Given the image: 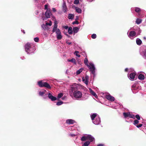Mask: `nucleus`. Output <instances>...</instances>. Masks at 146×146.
I'll return each mask as SVG.
<instances>
[{
  "mask_svg": "<svg viewBox=\"0 0 146 146\" xmlns=\"http://www.w3.org/2000/svg\"><path fill=\"white\" fill-rule=\"evenodd\" d=\"M77 86L76 84H74L71 85L69 90V93L72 97L78 99L81 98L82 96V92L77 90Z\"/></svg>",
  "mask_w": 146,
  "mask_h": 146,
  "instance_id": "nucleus-1",
  "label": "nucleus"
},
{
  "mask_svg": "<svg viewBox=\"0 0 146 146\" xmlns=\"http://www.w3.org/2000/svg\"><path fill=\"white\" fill-rule=\"evenodd\" d=\"M82 142V146H89L90 145L94 142L95 139L91 135L84 134L81 137L80 139Z\"/></svg>",
  "mask_w": 146,
  "mask_h": 146,
  "instance_id": "nucleus-2",
  "label": "nucleus"
},
{
  "mask_svg": "<svg viewBox=\"0 0 146 146\" xmlns=\"http://www.w3.org/2000/svg\"><path fill=\"white\" fill-rule=\"evenodd\" d=\"M26 52L28 54H30L34 52L35 50V47L29 43H27L25 46Z\"/></svg>",
  "mask_w": 146,
  "mask_h": 146,
  "instance_id": "nucleus-3",
  "label": "nucleus"
},
{
  "mask_svg": "<svg viewBox=\"0 0 146 146\" xmlns=\"http://www.w3.org/2000/svg\"><path fill=\"white\" fill-rule=\"evenodd\" d=\"M136 28L137 30L136 31V32L134 31H131L129 32V34H128V32L127 33L128 37L131 39H133V37H136L138 35H140L141 33L140 28L138 27H137Z\"/></svg>",
  "mask_w": 146,
  "mask_h": 146,
  "instance_id": "nucleus-4",
  "label": "nucleus"
},
{
  "mask_svg": "<svg viewBox=\"0 0 146 146\" xmlns=\"http://www.w3.org/2000/svg\"><path fill=\"white\" fill-rule=\"evenodd\" d=\"M90 117L92 120H94V119L95 117V119L92 122L94 124L98 125L100 123V118L97 113H91L90 115Z\"/></svg>",
  "mask_w": 146,
  "mask_h": 146,
  "instance_id": "nucleus-5",
  "label": "nucleus"
},
{
  "mask_svg": "<svg viewBox=\"0 0 146 146\" xmlns=\"http://www.w3.org/2000/svg\"><path fill=\"white\" fill-rule=\"evenodd\" d=\"M88 68L90 70L91 73L94 76L95 75V72L96 68L94 64L92 62H89V64L87 66Z\"/></svg>",
  "mask_w": 146,
  "mask_h": 146,
  "instance_id": "nucleus-6",
  "label": "nucleus"
},
{
  "mask_svg": "<svg viewBox=\"0 0 146 146\" xmlns=\"http://www.w3.org/2000/svg\"><path fill=\"white\" fill-rule=\"evenodd\" d=\"M38 85L40 87H44L48 88L50 89L51 87L50 85L46 82H44L43 80H40L38 82Z\"/></svg>",
  "mask_w": 146,
  "mask_h": 146,
  "instance_id": "nucleus-7",
  "label": "nucleus"
},
{
  "mask_svg": "<svg viewBox=\"0 0 146 146\" xmlns=\"http://www.w3.org/2000/svg\"><path fill=\"white\" fill-rule=\"evenodd\" d=\"M53 33H55L56 37L57 39L60 40L62 38V33L60 29H58L52 31Z\"/></svg>",
  "mask_w": 146,
  "mask_h": 146,
  "instance_id": "nucleus-8",
  "label": "nucleus"
},
{
  "mask_svg": "<svg viewBox=\"0 0 146 146\" xmlns=\"http://www.w3.org/2000/svg\"><path fill=\"white\" fill-rule=\"evenodd\" d=\"M52 15V13L50 10L47 9L45 13L46 17H43L42 16V18L43 20H46L47 18H50Z\"/></svg>",
  "mask_w": 146,
  "mask_h": 146,
  "instance_id": "nucleus-9",
  "label": "nucleus"
},
{
  "mask_svg": "<svg viewBox=\"0 0 146 146\" xmlns=\"http://www.w3.org/2000/svg\"><path fill=\"white\" fill-rule=\"evenodd\" d=\"M123 115L125 118L127 117H129L130 118H132L133 119H135V116L134 115L130 114V112L123 113Z\"/></svg>",
  "mask_w": 146,
  "mask_h": 146,
  "instance_id": "nucleus-10",
  "label": "nucleus"
},
{
  "mask_svg": "<svg viewBox=\"0 0 146 146\" xmlns=\"http://www.w3.org/2000/svg\"><path fill=\"white\" fill-rule=\"evenodd\" d=\"M47 95L48 98L52 101H54L57 100V98L53 96L51 92H49Z\"/></svg>",
  "mask_w": 146,
  "mask_h": 146,
  "instance_id": "nucleus-11",
  "label": "nucleus"
},
{
  "mask_svg": "<svg viewBox=\"0 0 146 146\" xmlns=\"http://www.w3.org/2000/svg\"><path fill=\"white\" fill-rule=\"evenodd\" d=\"M89 77L86 76L85 77L82 78V81L85 83L86 85H88V83Z\"/></svg>",
  "mask_w": 146,
  "mask_h": 146,
  "instance_id": "nucleus-12",
  "label": "nucleus"
},
{
  "mask_svg": "<svg viewBox=\"0 0 146 146\" xmlns=\"http://www.w3.org/2000/svg\"><path fill=\"white\" fill-rule=\"evenodd\" d=\"M137 86L135 84H134L132 86V90L133 93H135L138 91L137 90L138 88H137Z\"/></svg>",
  "mask_w": 146,
  "mask_h": 146,
  "instance_id": "nucleus-13",
  "label": "nucleus"
},
{
  "mask_svg": "<svg viewBox=\"0 0 146 146\" xmlns=\"http://www.w3.org/2000/svg\"><path fill=\"white\" fill-rule=\"evenodd\" d=\"M46 91L45 90H42L39 91V95L41 96H44V95H47V93H46Z\"/></svg>",
  "mask_w": 146,
  "mask_h": 146,
  "instance_id": "nucleus-14",
  "label": "nucleus"
},
{
  "mask_svg": "<svg viewBox=\"0 0 146 146\" xmlns=\"http://www.w3.org/2000/svg\"><path fill=\"white\" fill-rule=\"evenodd\" d=\"M106 98L107 100L111 101H113L115 100L114 98L110 94L106 95Z\"/></svg>",
  "mask_w": 146,
  "mask_h": 146,
  "instance_id": "nucleus-15",
  "label": "nucleus"
},
{
  "mask_svg": "<svg viewBox=\"0 0 146 146\" xmlns=\"http://www.w3.org/2000/svg\"><path fill=\"white\" fill-rule=\"evenodd\" d=\"M57 24L58 23L57 21L56 20H55L54 23V27L52 29V31L56 30H57V29H59L58 28Z\"/></svg>",
  "mask_w": 146,
  "mask_h": 146,
  "instance_id": "nucleus-16",
  "label": "nucleus"
},
{
  "mask_svg": "<svg viewBox=\"0 0 146 146\" xmlns=\"http://www.w3.org/2000/svg\"><path fill=\"white\" fill-rule=\"evenodd\" d=\"M135 75L136 74L134 72L131 73L129 75V79L131 80H134Z\"/></svg>",
  "mask_w": 146,
  "mask_h": 146,
  "instance_id": "nucleus-17",
  "label": "nucleus"
},
{
  "mask_svg": "<svg viewBox=\"0 0 146 146\" xmlns=\"http://www.w3.org/2000/svg\"><path fill=\"white\" fill-rule=\"evenodd\" d=\"M90 93L93 96H94L95 98H97L98 96L96 93L90 88H89Z\"/></svg>",
  "mask_w": 146,
  "mask_h": 146,
  "instance_id": "nucleus-18",
  "label": "nucleus"
},
{
  "mask_svg": "<svg viewBox=\"0 0 146 146\" xmlns=\"http://www.w3.org/2000/svg\"><path fill=\"white\" fill-rule=\"evenodd\" d=\"M140 53L143 58L146 59V50H144L142 51H141Z\"/></svg>",
  "mask_w": 146,
  "mask_h": 146,
  "instance_id": "nucleus-19",
  "label": "nucleus"
},
{
  "mask_svg": "<svg viewBox=\"0 0 146 146\" xmlns=\"http://www.w3.org/2000/svg\"><path fill=\"white\" fill-rule=\"evenodd\" d=\"M75 122L74 120L72 119H68L66 120V123L68 124H73Z\"/></svg>",
  "mask_w": 146,
  "mask_h": 146,
  "instance_id": "nucleus-20",
  "label": "nucleus"
},
{
  "mask_svg": "<svg viewBox=\"0 0 146 146\" xmlns=\"http://www.w3.org/2000/svg\"><path fill=\"white\" fill-rule=\"evenodd\" d=\"M136 42L137 45H140L141 44L142 42L139 38H137L136 40Z\"/></svg>",
  "mask_w": 146,
  "mask_h": 146,
  "instance_id": "nucleus-21",
  "label": "nucleus"
},
{
  "mask_svg": "<svg viewBox=\"0 0 146 146\" xmlns=\"http://www.w3.org/2000/svg\"><path fill=\"white\" fill-rule=\"evenodd\" d=\"M62 9L63 11L64 12L66 13L67 11V8L66 6L65 3H64L62 5Z\"/></svg>",
  "mask_w": 146,
  "mask_h": 146,
  "instance_id": "nucleus-22",
  "label": "nucleus"
},
{
  "mask_svg": "<svg viewBox=\"0 0 146 146\" xmlns=\"http://www.w3.org/2000/svg\"><path fill=\"white\" fill-rule=\"evenodd\" d=\"M67 61L68 62H71L75 65L76 64V60L74 58H72L71 60L68 59Z\"/></svg>",
  "mask_w": 146,
  "mask_h": 146,
  "instance_id": "nucleus-23",
  "label": "nucleus"
},
{
  "mask_svg": "<svg viewBox=\"0 0 146 146\" xmlns=\"http://www.w3.org/2000/svg\"><path fill=\"white\" fill-rule=\"evenodd\" d=\"M75 9L76 10V11L79 13H81L82 12V10L77 7H75Z\"/></svg>",
  "mask_w": 146,
  "mask_h": 146,
  "instance_id": "nucleus-24",
  "label": "nucleus"
},
{
  "mask_svg": "<svg viewBox=\"0 0 146 146\" xmlns=\"http://www.w3.org/2000/svg\"><path fill=\"white\" fill-rule=\"evenodd\" d=\"M84 69L82 68H80L79 70H77L76 72V74L78 75L82 72L83 70Z\"/></svg>",
  "mask_w": 146,
  "mask_h": 146,
  "instance_id": "nucleus-25",
  "label": "nucleus"
},
{
  "mask_svg": "<svg viewBox=\"0 0 146 146\" xmlns=\"http://www.w3.org/2000/svg\"><path fill=\"white\" fill-rule=\"evenodd\" d=\"M79 30V29L77 27H74L73 29V31L74 33H76L78 32Z\"/></svg>",
  "mask_w": 146,
  "mask_h": 146,
  "instance_id": "nucleus-26",
  "label": "nucleus"
},
{
  "mask_svg": "<svg viewBox=\"0 0 146 146\" xmlns=\"http://www.w3.org/2000/svg\"><path fill=\"white\" fill-rule=\"evenodd\" d=\"M138 78L141 80H143L144 79V76L142 74H140L138 76Z\"/></svg>",
  "mask_w": 146,
  "mask_h": 146,
  "instance_id": "nucleus-27",
  "label": "nucleus"
},
{
  "mask_svg": "<svg viewBox=\"0 0 146 146\" xmlns=\"http://www.w3.org/2000/svg\"><path fill=\"white\" fill-rule=\"evenodd\" d=\"M68 33L70 35H71L73 31L71 27H70L68 28Z\"/></svg>",
  "mask_w": 146,
  "mask_h": 146,
  "instance_id": "nucleus-28",
  "label": "nucleus"
},
{
  "mask_svg": "<svg viewBox=\"0 0 146 146\" xmlns=\"http://www.w3.org/2000/svg\"><path fill=\"white\" fill-rule=\"evenodd\" d=\"M74 17V15L72 14H69L68 16V18L69 19H72Z\"/></svg>",
  "mask_w": 146,
  "mask_h": 146,
  "instance_id": "nucleus-29",
  "label": "nucleus"
},
{
  "mask_svg": "<svg viewBox=\"0 0 146 146\" xmlns=\"http://www.w3.org/2000/svg\"><path fill=\"white\" fill-rule=\"evenodd\" d=\"M142 20L141 19H136V23L137 24H139L141 23Z\"/></svg>",
  "mask_w": 146,
  "mask_h": 146,
  "instance_id": "nucleus-30",
  "label": "nucleus"
},
{
  "mask_svg": "<svg viewBox=\"0 0 146 146\" xmlns=\"http://www.w3.org/2000/svg\"><path fill=\"white\" fill-rule=\"evenodd\" d=\"M79 53V52L78 51H76L74 52V54L76 55V56H77L78 57H80V55L78 54Z\"/></svg>",
  "mask_w": 146,
  "mask_h": 146,
  "instance_id": "nucleus-31",
  "label": "nucleus"
},
{
  "mask_svg": "<svg viewBox=\"0 0 146 146\" xmlns=\"http://www.w3.org/2000/svg\"><path fill=\"white\" fill-rule=\"evenodd\" d=\"M88 62L87 58H85L84 59V63L86 66H88V65L89 64L88 63Z\"/></svg>",
  "mask_w": 146,
  "mask_h": 146,
  "instance_id": "nucleus-32",
  "label": "nucleus"
},
{
  "mask_svg": "<svg viewBox=\"0 0 146 146\" xmlns=\"http://www.w3.org/2000/svg\"><path fill=\"white\" fill-rule=\"evenodd\" d=\"M41 27L44 30L47 28V25H45L43 24L42 25Z\"/></svg>",
  "mask_w": 146,
  "mask_h": 146,
  "instance_id": "nucleus-33",
  "label": "nucleus"
},
{
  "mask_svg": "<svg viewBox=\"0 0 146 146\" xmlns=\"http://www.w3.org/2000/svg\"><path fill=\"white\" fill-rule=\"evenodd\" d=\"M63 94L62 93H59L58 95V98H60L63 96Z\"/></svg>",
  "mask_w": 146,
  "mask_h": 146,
  "instance_id": "nucleus-34",
  "label": "nucleus"
},
{
  "mask_svg": "<svg viewBox=\"0 0 146 146\" xmlns=\"http://www.w3.org/2000/svg\"><path fill=\"white\" fill-rule=\"evenodd\" d=\"M135 10L136 12L138 13L141 11V9L140 8L137 7L135 8Z\"/></svg>",
  "mask_w": 146,
  "mask_h": 146,
  "instance_id": "nucleus-35",
  "label": "nucleus"
},
{
  "mask_svg": "<svg viewBox=\"0 0 146 146\" xmlns=\"http://www.w3.org/2000/svg\"><path fill=\"white\" fill-rule=\"evenodd\" d=\"M46 25L47 26L48 25L51 26L52 25V22L51 21H50L49 22L46 23Z\"/></svg>",
  "mask_w": 146,
  "mask_h": 146,
  "instance_id": "nucleus-36",
  "label": "nucleus"
},
{
  "mask_svg": "<svg viewBox=\"0 0 146 146\" xmlns=\"http://www.w3.org/2000/svg\"><path fill=\"white\" fill-rule=\"evenodd\" d=\"M139 121H138V120H135L134 121L133 124L134 125H136V124H137Z\"/></svg>",
  "mask_w": 146,
  "mask_h": 146,
  "instance_id": "nucleus-37",
  "label": "nucleus"
},
{
  "mask_svg": "<svg viewBox=\"0 0 146 146\" xmlns=\"http://www.w3.org/2000/svg\"><path fill=\"white\" fill-rule=\"evenodd\" d=\"M63 104V102L62 101H60L56 103V105L57 106H60Z\"/></svg>",
  "mask_w": 146,
  "mask_h": 146,
  "instance_id": "nucleus-38",
  "label": "nucleus"
},
{
  "mask_svg": "<svg viewBox=\"0 0 146 146\" xmlns=\"http://www.w3.org/2000/svg\"><path fill=\"white\" fill-rule=\"evenodd\" d=\"M91 37L93 39H95L96 37V35L95 34H93L91 35Z\"/></svg>",
  "mask_w": 146,
  "mask_h": 146,
  "instance_id": "nucleus-39",
  "label": "nucleus"
},
{
  "mask_svg": "<svg viewBox=\"0 0 146 146\" xmlns=\"http://www.w3.org/2000/svg\"><path fill=\"white\" fill-rule=\"evenodd\" d=\"M136 118L138 120H139L140 119V117L139 115H136L135 116V118Z\"/></svg>",
  "mask_w": 146,
  "mask_h": 146,
  "instance_id": "nucleus-40",
  "label": "nucleus"
},
{
  "mask_svg": "<svg viewBox=\"0 0 146 146\" xmlns=\"http://www.w3.org/2000/svg\"><path fill=\"white\" fill-rule=\"evenodd\" d=\"M79 3V0H75L74 1V3L75 4H78Z\"/></svg>",
  "mask_w": 146,
  "mask_h": 146,
  "instance_id": "nucleus-41",
  "label": "nucleus"
},
{
  "mask_svg": "<svg viewBox=\"0 0 146 146\" xmlns=\"http://www.w3.org/2000/svg\"><path fill=\"white\" fill-rule=\"evenodd\" d=\"M34 40L36 42H38L39 41V38L38 37H36L34 38Z\"/></svg>",
  "mask_w": 146,
  "mask_h": 146,
  "instance_id": "nucleus-42",
  "label": "nucleus"
},
{
  "mask_svg": "<svg viewBox=\"0 0 146 146\" xmlns=\"http://www.w3.org/2000/svg\"><path fill=\"white\" fill-rule=\"evenodd\" d=\"M79 24V22L77 21H74L72 23L73 24Z\"/></svg>",
  "mask_w": 146,
  "mask_h": 146,
  "instance_id": "nucleus-43",
  "label": "nucleus"
},
{
  "mask_svg": "<svg viewBox=\"0 0 146 146\" xmlns=\"http://www.w3.org/2000/svg\"><path fill=\"white\" fill-rule=\"evenodd\" d=\"M48 4H46L44 6V9L47 10V9H48Z\"/></svg>",
  "mask_w": 146,
  "mask_h": 146,
  "instance_id": "nucleus-44",
  "label": "nucleus"
},
{
  "mask_svg": "<svg viewBox=\"0 0 146 146\" xmlns=\"http://www.w3.org/2000/svg\"><path fill=\"white\" fill-rule=\"evenodd\" d=\"M76 135L75 134H69V135L71 137H74L76 136Z\"/></svg>",
  "mask_w": 146,
  "mask_h": 146,
  "instance_id": "nucleus-45",
  "label": "nucleus"
},
{
  "mask_svg": "<svg viewBox=\"0 0 146 146\" xmlns=\"http://www.w3.org/2000/svg\"><path fill=\"white\" fill-rule=\"evenodd\" d=\"M142 126V124H139L138 125H136V127L137 128H139V127H141Z\"/></svg>",
  "mask_w": 146,
  "mask_h": 146,
  "instance_id": "nucleus-46",
  "label": "nucleus"
},
{
  "mask_svg": "<svg viewBox=\"0 0 146 146\" xmlns=\"http://www.w3.org/2000/svg\"><path fill=\"white\" fill-rule=\"evenodd\" d=\"M52 11L53 12H55L56 11V10L55 8H53L52 9Z\"/></svg>",
  "mask_w": 146,
  "mask_h": 146,
  "instance_id": "nucleus-47",
  "label": "nucleus"
},
{
  "mask_svg": "<svg viewBox=\"0 0 146 146\" xmlns=\"http://www.w3.org/2000/svg\"><path fill=\"white\" fill-rule=\"evenodd\" d=\"M63 28L65 29H67L68 28V27L67 26H64L63 27Z\"/></svg>",
  "mask_w": 146,
  "mask_h": 146,
  "instance_id": "nucleus-48",
  "label": "nucleus"
},
{
  "mask_svg": "<svg viewBox=\"0 0 146 146\" xmlns=\"http://www.w3.org/2000/svg\"><path fill=\"white\" fill-rule=\"evenodd\" d=\"M97 146H104V145L103 144H100L98 145Z\"/></svg>",
  "mask_w": 146,
  "mask_h": 146,
  "instance_id": "nucleus-49",
  "label": "nucleus"
},
{
  "mask_svg": "<svg viewBox=\"0 0 146 146\" xmlns=\"http://www.w3.org/2000/svg\"><path fill=\"white\" fill-rule=\"evenodd\" d=\"M128 70V69L127 68H126L125 69V72H127Z\"/></svg>",
  "mask_w": 146,
  "mask_h": 146,
  "instance_id": "nucleus-50",
  "label": "nucleus"
},
{
  "mask_svg": "<svg viewBox=\"0 0 146 146\" xmlns=\"http://www.w3.org/2000/svg\"><path fill=\"white\" fill-rule=\"evenodd\" d=\"M21 59H23H23H24V58H25V57H23H23H21Z\"/></svg>",
  "mask_w": 146,
  "mask_h": 146,
  "instance_id": "nucleus-51",
  "label": "nucleus"
},
{
  "mask_svg": "<svg viewBox=\"0 0 146 146\" xmlns=\"http://www.w3.org/2000/svg\"><path fill=\"white\" fill-rule=\"evenodd\" d=\"M87 0L89 2H91V1H94V0Z\"/></svg>",
  "mask_w": 146,
  "mask_h": 146,
  "instance_id": "nucleus-52",
  "label": "nucleus"
},
{
  "mask_svg": "<svg viewBox=\"0 0 146 146\" xmlns=\"http://www.w3.org/2000/svg\"><path fill=\"white\" fill-rule=\"evenodd\" d=\"M65 34L66 35L68 36H69V35L67 33Z\"/></svg>",
  "mask_w": 146,
  "mask_h": 146,
  "instance_id": "nucleus-53",
  "label": "nucleus"
},
{
  "mask_svg": "<svg viewBox=\"0 0 146 146\" xmlns=\"http://www.w3.org/2000/svg\"><path fill=\"white\" fill-rule=\"evenodd\" d=\"M68 44H71V42H68Z\"/></svg>",
  "mask_w": 146,
  "mask_h": 146,
  "instance_id": "nucleus-54",
  "label": "nucleus"
},
{
  "mask_svg": "<svg viewBox=\"0 0 146 146\" xmlns=\"http://www.w3.org/2000/svg\"><path fill=\"white\" fill-rule=\"evenodd\" d=\"M52 18H53V19H55V17H52Z\"/></svg>",
  "mask_w": 146,
  "mask_h": 146,
  "instance_id": "nucleus-55",
  "label": "nucleus"
},
{
  "mask_svg": "<svg viewBox=\"0 0 146 146\" xmlns=\"http://www.w3.org/2000/svg\"><path fill=\"white\" fill-rule=\"evenodd\" d=\"M23 33H25V31H24L23 30Z\"/></svg>",
  "mask_w": 146,
  "mask_h": 146,
  "instance_id": "nucleus-56",
  "label": "nucleus"
},
{
  "mask_svg": "<svg viewBox=\"0 0 146 146\" xmlns=\"http://www.w3.org/2000/svg\"><path fill=\"white\" fill-rule=\"evenodd\" d=\"M95 117L94 119V120H92V122L93 121V120H95Z\"/></svg>",
  "mask_w": 146,
  "mask_h": 146,
  "instance_id": "nucleus-57",
  "label": "nucleus"
},
{
  "mask_svg": "<svg viewBox=\"0 0 146 146\" xmlns=\"http://www.w3.org/2000/svg\"><path fill=\"white\" fill-rule=\"evenodd\" d=\"M45 1H44L42 3H45Z\"/></svg>",
  "mask_w": 146,
  "mask_h": 146,
  "instance_id": "nucleus-58",
  "label": "nucleus"
},
{
  "mask_svg": "<svg viewBox=\"0 0 146 146\" xmlns=\"http://www.w3.org/2000/svg\"><path fill=\"white\" fill-rule=\"evenodd\" d=\"M135 28H136V27H134L133 29V30H135Z\"/></svg>",
  "mask_w": 146,
  "mask_h": 146,
  "instance_id": "nucleus-59",
  "label": "nucleus"
},
{
  "mask_svg": "<svg viewBox=\"0 0 146 146\" xmlns=\"http://www.w3.org/2000/svg\"><path fill=\"white\" fill-rule=\"evenodd\" d=\"M143 38H144V39H146V38L145 37H144Z\"/></svg>",
  "mask_w": 146,
  "mask_h": 146,
  "instance_id": "nucleus-60",
  "label": "nucleus"
},
{
  "mask_svg": "<svg viewBox=\"0 0 146 146\" xmlns=\"http://www.w3.org/2000/svg\"><path fill=\"white\" fill-rule=\"evenodd\" d=\"M35 1H37L38 0H35Z\"/></svg>",
  "mask_w": 146,
  "mask_h": 146,
  "instance_id": "nucleus-61",
  "label": "nucleus"
},
{
  "mask_svg": "<svg viewBox=\"0 0 146 146\" xmlns=\"http://www.w3.org/2000/svg\"><path fill=\"white\" fill-rule=\"evenodd\" d=\"M76 19H78V18L77 17V18H76Z\"/></svg>",
  "mask_w": 146,
  "mask_h": 146,
  "instance_id": "nucleus-62",
  "label": "nucleus"
},
{
  "mask_svg": "<svg viewBox=\"0 0 146 146\" xmlns=\"http://www.w3.org/2000/svg\"><path fill=\"white\" fill-rule=\"evenodd\" d=\"M76 19H78V18L77 17V18H76Z\"/></svg>",
  "mask_w": 146,
  "mask_h": 146,
  "instance_id": "nucleus-63",
  "label": "nucleus"
},
{
  "mask_svg": "<svg viewBox=\"0 0 146 146\" xmlns=\"http://www.w3.org/2000/svg\"><path fill=\"white\" fill-rule=\"evenodd\" d=\"M128 77H129V76H128Z\"/></svg>",
  "mask_w": 146,
  "mask_h": 146,
  "instance_id": "nucleus-64",
  "label": "nucleus"
}]
</instances>
